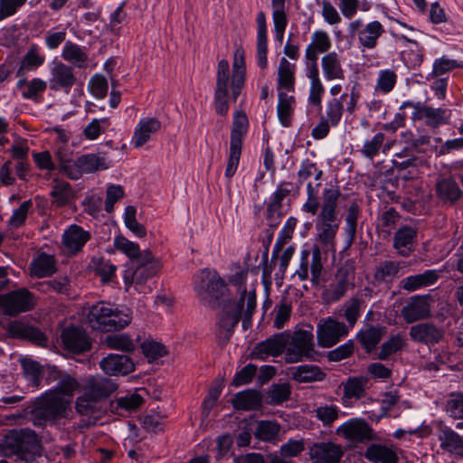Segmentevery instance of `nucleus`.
Returning a JSON list of instances; mask_svg holds the SVG:
<instances>
[{"instance_id":"2f4dec72","label":"nucleus","mask_w":463,"mask_h":463,"mask_svg":"<svg viewBox=\"0 0 463 463\" xmlns=\"http://www.w3.org/2000/svg\"><path fill=\"white\" fill-rule=\"evenodd\" d=\"M144 403V398L137 392H128L126 395L115 398L109 402L112 413L124 416L137 411Z\"/></svg>"},{"instance_id":"ddd939ff","label":"nucleus","mask_w":463,"mask_h":463,"mask_svg":"<svg viewBox=\"0 0 463 463\" xmlns=\"http://www.w3.org/2000/svg\"><path fill=\"white\" fill-rule=\"evenodd\" d=\"M347 30L350 36H356L360 46L367 50L376 48L379 39L385 32L383 25L379 21L363 24L361 19L351 22Z\"/></svg>"},{"instance_id":"f704fd0d","label":"nucleus","mask_w":463,"mask_h":463,"mask_svg":"<svg viewBox=\"0 0 463 463\" xmlns=\"http://www.w3.org/2000/svg\"><path fill=\"white\" fill-rule=\"evenodd\" d=\"M332 47L329 34L322 30L314 32L311 35V43L307 46L305 58L307 61H317L320 53H327Z\"/></svg>"},{"instance_id":"0e129e2a","label":"nucleus","mask_w":463,"mask_h":463,"mask_svg":"<svg viewBox=\"0 0 463 463\" xmlns=\"http://www.w3.org/2000/svg\"><path fill=\"white\" fill-rule=\"evenodd\" d=\"M320 184V183H317L316 185H313L312 183L307 184V201L302 205V211L313 216H317L321 208L318 198V187Z\"/></svg>"},{"instance_id":"c03bdc74","label":"nucleus","mask_w":463,"mask_h":463,"mask_svg":"<svg viewBox=\"0 0 463 463\" xmlns=\"http://www.w3.org/2000/svg\"><path fill=\"white\" fill-rule=\"evenodd\" d=\"M402 269L401 262L394 260H383L375 266L373 270V280L376 284L392 283L398 277Z\"/></svg>"},{"instance_id":"37998d69","label":"nucleus","mask_w":463,"mask_h":463,"mask_svg":"<svg viewBox=\"0 0 463 463\" xmlns=\"http://www.w3.org/2000/svg\"><path fill=\"white\" fill-rule=\"evenodd\" d=\"M364 458L373 463H398L396 452L390 447L382 444H371L364 454Z\"/></svg>"},{"instance_id":"2eb2a0df","label":"nucleus","mask_w":463,"mask_h":463,"mask_svg":"<svg viewBox=\"0 0 463 463\" xmlns=\"http://www.w3.org/2000/svg\"><path fill=\"white\" fill-rule=\"evenodd\" d=\"M293 190H299V185H295L291 182H281L276 191L271 194L270 201L267 205L266 218L270 222L269 225L276 228L282 216V201L291 194Z\"/></svg>"},{"instance_id":"5701e85b","label":"nucleus","mask_w":463,"mask_h":463,"mask_svg":"<svg viewBox=\"0 0 463 463\" xmlns=\"http://www.w3.org/2000/svg\"><path fill=\"white\" fill-rule=\"evenodd\" d=\"M435 194L443 204L454 205L463 196V191L452 176H439L435 183Z\"/></svg>"},{"instance_id":"13d9d810","label":"nucleus","mask_w":463,"mask_h":463,"mask_svg":"<svg viewBox=\"0 0 463 463\" xmlns=\"http://www.w3.org/2000/svg\"><path fill=\"white\" fill-rule=\"evenodd\" d=\"M402 38L413 45V47L408 48L402 52V60L408 68H416L420 66L423 61V48L420 47L416 41L411 40L406 36H402Z\"/></svg>"},{"instance_id":"603ef678","label":"nucleus","mask_w":463,"mask_h":463,"mask_svg":"<svg viewBox=\"0 0 463 463\" xmlns=\"http://www.w3.org/2000/svg\"><path fill=\"white\" fill-rule=\"evenodd\" d=\"M17 87L22 90V96L24 99L38 101L47 89V82L39 78L30 81L22 79L17 82Z\"/></svg>"},{"instance_id":"423d86ee","label":"nucleus","mask_w":463,"mask_h":463,"mask_svg":"<svg viewBox=\"0 0 463 463\" xmlns=\"http://www.w3.org/2000/svg\"><path fill=\"white\" fill-rule=\"evenodd\" d=\"M70 400L55 392L46 393L39 398L33 410V421L35 426H44L48 421H54L65 415Z\"/></svg>"},{"instance_id":"58836bf2","label":"nucleus","mask_w":463,"mask_h":463,"mask_svg":"<svg viewBox=\"0 0 463 463\" xmlns=\"http://www.w3.org/2000/svg\"><path fill=\"white\" fill-rule=\"evenodd\" d=\"M296 98L289 92L279 90L278 92L277 113L280 124L288 128L292 124V118L296 108Z\"/></svg>"},{"instance_id":"39448f33","label":"nucleus","mask_w":463,"mask_h":463,"mask_svg":"<svg viewBox=\"0 0 463 463\" xmlns=\"http://www.w3.org/2000/svg\"><path fill=\"white\" fill-rule=\"evenodd\" d=\"M248 129L249 120L247 115L242 110H237L233 115L231 130L229 158L225 169V176L228 179H231L237 171L243 142Z\"/></svg>"},{"instance_id":"49530a36","label":"nucleus","mask_w":463,"mask_h":463,"mask_svg":"<svg viewBox=\"0 0 463 463\" xmlns=\"http://www.w3.org/2000/svg\"><path fill=\"white\" fill-rule=\"evenodd\" d=\"M292 380L298 383H313L322 381L326 373L317 366L313 364H303L289 369Z\"/></svg>"},{"instance_id":"864d4df0","label":"nucleus","mask_w":463,"mask_h":463,"mask_svg":"<svg viewBox=\"0 0 463 463\" xmlns=\"http://www.w3.org/2000/svg\"><path fill=\"white\" fill-rule=\"evenodd\" d=\"M405 345L406 338L402 334L393 335L382 344L379 352L376 354V358L381 361H387L392 354L402 351Z\"/></svg>"},{"instance_id":"680f3d73","label":"nucleus","mask_w":463,"mask_h":463,"mask_svg":"<svg viewBox=\"0 0 463 463\" xmlns=\"http://www.w3.org/2000/svg\"><path fill=\"white\" fill-rule=\"evenodd\" d=\"M316 418L320 420L324 426H331L338 418L341 410L335 403L320 404L314 411Z\"/></svg>"},{"instance_id":"e433bc0d","label":"nucleus","mask_w":463,"mask_h":463,"mask_svg":"<svg viewBox=\"0 0 463 463\" xmlns=\"http://www.w3.org/2000/svg\"><path fill=\"white\" fill-rule=\"evenodd\" d=\"M321 68L326 80H341L345 79V70L342 65V57L336 52H330L321 59Z\"/></svg>"},{"instance_id":"4d7b16f0","label":"nucleus","mask_w":463,"mask_h":463,"mask_svg":"<svg viewBox=\"0 0 463 463\" xmlns=\"http://www.w3.org/2000/svg\"><path fill=\"white\" fill-rule=\"evenodd\" d=\"M79 165L82 175L109 168L106 158L97 154H85L79 156Z\"/></svg>"},{"instance_id":"dca6fc26","label":"nucleus","mask_w":463,"mask_h":463,"mask_svg":"<svg viewBox=\"0 0 463 463\" xmlns=\"http://www.w3.org/2000/svg\"><path fill=\"white\" fill-rule=\"evenodd\" d=\"M354 279V269L351 266L340 267L335 276V281L323 291V299L326 302H336L340 300L347 292L352 279Z\"/></svg>"},{"instance_id":"b1692460","label":"nucleus","mask_w":463,"mask_h":463,"mask_svg":"<svg viewBox=\"0 0 463 463\" xmlns=\"http://www.w3.org/2000/svg\"><path fill=\"white\" fill-rule=\"evenodd\" d=\"M431 315L430 304L427 296H414L402 308L401 317L408 324L426 319Z\"/></svg>"},{"instance_id":"473e14b6","label":"nucleus","mask_w":463,"mask_h":463,"mask_svg":"<svg viewBox=\"0 0 463 463\" xmlns=\"http://www.w3.org/2000/svg\"><path fill=\"white\" fill-rule=\"evenodd\" d=\"M161 128V122L156 118H144L138 122L132 137L135 147H141L151 138V136Z\"/></svg>"},{"instance_id":"9d476101","label":"nucleus","mask_w":463,"mask_h":463,"mask_svg":"<svg viewBox=\"0 0 463 463\" xmlns=\"http://www.w3.org/2000/svg\"><path fill=\"white\" fill-rule=\"evenodd\" d=\"M324 265L322 262V252L317 245H314L311 250L304 249L301 250L299 267L295 272L299 280L306 281L309 279L314 286H318L321 282Z\"/></svg>"},{"instance_id":"5fc2aeb1","label":"nucleus","mask_w":463,"mask_h":463,"mask_svg":"<svg viewBox=\"0 0 463 463\" xmlns=\"http://www.w3.org/2000/svg\"><path fill=\"white\" fill-rule=\"evenodd\" d=\"M44 55H42L39 52V48L37 47V45H33L23 57L21 65L17 70L16 75L18 77L24 76V74L27 71L36 70L37 68L42 66L44 63Z\"/></svg>"},{"instance_id":"338daca9","label":"nucleus","mask_w":463,"mask_h":463,"mask_svg":"<svg viewBox=\"0 0 463 463\" xmlns=\"http://www.w3.org/2000/svg\"><path fill=\"white\" fill-rule=\"evenodd\" d=\"M110 126L109 118H93L83 129L82 135L87 140H95Z\"/></svg>"},{"instance_id":"4be33fe9","label":"nucleus","mask_w":463,"mask_h":463,"mask_svg":"<svg viewBox=\"0 0 463 463\" xmlns=\"http://www.w3.org/2000/svg\"><path fill=\"white\" fill-rule=\"evenodd\" d=\"M61 339L63 347L74 354H82L91 348V342L86 332L75 326L63 329Z\"/></svg>"},{"instance_id":"de8ad7c7","label":"nucleus","mask_w":463,"mask_h":463,"mask_svg":"<svg viewBox=\"0 0 463 463\" xmlns=\"http://www.w3.org/2000/svg\"><path fill=\"white\" fill-rule=\"evenodd\" d=\"M114 246L131 260L137 261L141 259L143 262H147L151 260L150 250L140 251L139 246L137 243L130 241L123 236H117L115 238Z\"/></svg>"},{"instance_id":"09e8293b","label":"nucleus","mask_w":463,"mask_h":463,"mask_svg":"<svg viewBox=\"0 0 463 463\" xmlns=\"http://www.w3.org/2000/svg\"><path fill=\"white\" fill-rule=\"evenodd\" d=\"M369 378L366 376L349 377L343 383L344 398L347 400H359L364 397L368 389Z\"/></svg>"},{"instance_id":"9b49d317","label":"nucleus","mask_w":463,"mask_h":463,"mask_svg":"<svg viewBox=\"0 0 463 463\" xmlns=\"http://www.w3.org/2000/svg\"><path fill=\"white\" fill-rule=\"evenodd\" d=\"M412 108L413 121H424L425 125L432 129H438L440 126L449 124L451 112L443 108H433L421 102L405 101L401 109Z\"/></svg>"},{"instance_id":"bf43d9fd","label":"nucleus","mask_w":463,"mask_h":463,"mask_svg":"<svg viewBox=\"0 0 463 463\" xmlns=\"http://www.w3.org/2000/svg\"><path fill=\"white\" fill-rule=\"evenodd\" d=\"M70 287V280L67 277H58L53 279L39 282L36 285V288L43 294H68Z\"/></svg>"},{"instance_id":"3c124183","label":"nucleus","mask_w":463,"mask_h":463,"mask_svg":"<svg viewBox=\"0 0 463 463\" xmlns=\"http://www.w3.org/2000/svg\"><path fill=\"white\" fill-rule=\"evenodd\" d=\"M232 405L235 409L241 411L257 410L261 406V396L255 390L243 391L235 395Z\"/></svg>"},{"instance_id":"c9c22d12","label":"nucleus","mask_w":463,"mask_h":463,"mask_svg":"<svg viewBox=\"0 0 463 463\" xmlns=\"http://www.w3.org/2000/svg\"><path fill=\"white\" fill-rule=\"evenodd\" d=\"M417 231L408 225L397 230L393 237V248L402 257H409L413 250V244L416 242Z\"/></svg>"},{"instance_id":"8fccbe9b","label":"nucleus","mask_w":463,"mask_h":463,"mask_svg":"<svg viewBox=\"0 0 463 463\" xmlns=\"http://www.w3.org/2000/svg\"><path fill=\"white\" fill-rule=\"evenodd\" d=\"M137 266L132 273V282L137 284H143L148 279L155 276L161 268L157 260H156L151 253V260L147 262H143L141 259L136 261Z\"/></svg>"},{"instance_id":"a19ab883","label":"nucleus","mask_w":463,"mask_h":463,"mask_svg":"<svg viewBox=\"0 0 463 463\" xmlns=\"http://www.w3.org/2000/svg\"><path fill=\"white\" fill-rule=\"evenodd\" d=\"M61 57L64 61L71 63L79 69H85L89 63V54L86 48L78 45L71 41L65 43Z\"/></svg>"},{"instance_id":"6ab92c4d","label":"nucleus","mask_w":463,"mask_h":463,"mask_svg":"<svg viewBox=\"0 0 463 463\" xmlns=\"http://www.w3.org/2000/svg\"><path fill=\"white\" fill-rule=\"evenodd\" d=\"M336 434L345 439L355 442H365L373 439V430L369 424L362 419H351L340 425Z\"/></svg>"},{"instance_id":"6e6d98bb","label":"nucleus","mask_w":463,"mask_h":463,"mask_svg":"<svg viewBox=\"0 0 463 463\" xmlns=\"http://www.w3.org/2000/svg\"><path fill=\"white\" fill-rule=\"evenodd\" d=\"M52 203L58 208L64 207L73 199L71 185L65 181L56 182L51 191Z\"/></svg>"},{"instance_id":"7ed1b4c3","label":"nucleus","mask_w":463,"mask_h":463,"mask_svg":"<svg viewBox=\"0 0 463 463\" xmlns=\"http://www.w3.org/2000/svg\"><path fill=\"white\" fill-rule=\"evenodd\" d=\"M41 444L33 430L28 429L11 430L2 439V455L17 456L20 459L29 461L40 454Z\"/></svg>"},{"instance_id":"412c9836","label":"nucleus","mask_w":463,"mask_h":463,"mask_svg":"<svg viewBox=\"0 0 463 463\" xmlns=\"http://www.w3.org/2000/svg\"><path fill=\"white\" fill-rule=\"evenodd\" d=\"M443 328L431 322L414 325L410 328V337L412 341L427 345L439 344L444 337Z\"/></svg>"},{"instance_id":"20e7f679","label":"nucleus","mask_w":463,"mask_h":463,"mask_svg":"<svg viewBox=\"0 0 463 463\" xmlns=\"http://www.w3.org/2000/svg\"><path fill=\"white\" fill-rule=\"evenodd\" d=\"M194 290L201 303L215 309L226 291V283L215 270L204 269L194 276Z\"/></svg>"},{"instance_id":"6e6552de","label":"nucleus","mask_w":463,"mask_h":463,"mask_svg":"<svg viewBox=\"0 0 463 463\" xmlns=\"http://www.w3.org/2000/svg\"><path fill=\"white\" fill-rule=\"evenodd\" d=\"M246 290L237 301L228 302L219 315L216 325V338L219 345H225L229 343L235 326L241 319L243 306H245Z\"/></svg>"},{"instance_id":"a18cd8bd","label":"nucleus","mask_w":463,"mask_h":463,"mask_svg":"<svg viewBox=\"0 0 463 463\" xmlns=\"http://www.w3.org/2000/svg\"><path fill=\"white\" fill-rule=\"evenodd\" d=\"M110 303L103 301L98 302L90 307L87 315V322L92 329L104 332L110 312Z\"/></svg>"},{"instance_id":"f03ea898","label":"nucleus","mask_w":463,"mask_h":463,"mask_svg":"<svg viewBox=\"0 0 463 463\" xmlns=\"http://www.w3.org/2000/svg\"><path fill=\"white\" fill-rule=\"evenodd\" d=\"M341 192L337 186L330 185L322 192L321 208L315 222L317 241L326 248L335 246V237L341 224L338 201Z\"/></svg>"},{"instance_id":"a878e982","label":"nucleus","mask_w":463,"mask_h":463,"mask_svg":"<svg viewBox=\"0 0 463 463\" xmlns=\"http://www.w3.org/2000/svg\"><path fill=\"white\" fill-rule=\"evenodd\" d=\"M117 389L118 384L113 380L100 375L86 378L82 386V391L98 401L109 398Z\"/></svg>"},{"instance_id":"393cba45","label":"nucleus","mask_w":463,"mask_h":463,"mask_svg":"<svg viewBox=\"0 0 463 463\" xmlns=\"http://www.w3.org/2000/svg\"><path fill=\"white\" fill-rule=\"evenodd\" d=\"M6 330L11 337L29 340L41 346L46 345L48 342L47 336L39 328L19 320L11 322Z\"/></svg>"},{"instance_id":"0eeeda50","label":"nucleus","mask_w":463,"mask_h":463,"mask_svg":"<svg viewBox=\"0 0 463 463\" xmlns=\"http://www.w3.org/2000/svg\"><path fill=\"white\" fill-rule=\"evenodd\" d=\"M283 333L288 335L284 351L287 363L293 364L314 357L316 351L311 330L298 329L293 333L289 331Z\"/></svg>"},{"instance_id":"4c0bfd02","label":"nucleus","mask_w":463,"mask_h":463,"mask_svg":"<svg viewBox=\"0 0 463 463\" xmlns=\"http://www.w3.org/2000/svg\"><path fill=\"white\" fill-rule=\"evenodd\" d=\"M424 161L417 156H412L403 161H392V169L398 173L400 178L404 181L414 180L421 175L420 167Z\"/></svg>"},{"instance_id":"69168bd1","label":"nucleus","mask_w":463,"mask_h":463,"mask_svg":"<svg viewBox=\"0 0 463 463\" xmlns=\"http://www.w3.org/2000/svg\"><path fill=\"white\" fill-rule=\"evenodd\" d=\"M32 200L23 202L20 206L14 210L7 224L11 229H18L25 224L28 214L33 210Z\"/></svg>"},{"instance_id":"774afa93","label":"nucleus","mask_w":463,"mask_h":463,"mask_svg":"<svg viewBox=\"0 0 463 463\" xmlns=\"http://www.w3.org/2000/svg\"><path fill=\"white\" fill-rule=\"evenodd\" d=\"M445 411L451 418L463 420V393L451 392L449 394Z\"/></svg>"},{"instance_id":"1a4fd4ad","label":"nucleus","mask_w":463,"mask_h":463,"mask_svg":"<svg viewBox=\"0 0 463 463\" xmlns=\"http://www.w3.org/2000/svg\"><path fill=\"white\" fill-rule=\"evenodd\" d=\"M36 304V297L25 288L0 294V308L5 316L16 317L21 313L31 311Z\"/></svg>"},{"instance_id":"f3484780","label":"nucleus","mask_w":463,"mask_h":463,"mask_svg":"<svg viewBox=\"0 0 463 463\" xmlns=\"http://www.w3.org/2000/svg\"><path fill=\"white\" fill-rule=\"evenodd\" d=\"M347 326L333 318H327L317 326V343L319 346L329 348L337 344L348 334Z\"/></svg>"},{"instance_id":"a211bd4d","label":"nucleus","mask_w":463,"mask_h":463,"mask_svg":"<svg viewBox=\"0 0 463 463\" xmlns=\"http://www.w3.org/2000/svg\"><path fill=\"white\" fill-rule=\"evenodd\" d=\"M343 456L342 445L332 441L314 442L309 447V457L313 463H340Z\"/></svg>"},{"instance_id":"c85d7f7f","label":"nucleus","mask_w":463,"mask_h":463,"mask_svg":"<svg viewBox=\"0 0 463 463\" xmlns=\"http://www.w3.org/2000/svg\"><path fill=\"white\" fill-rule=\"evenodd\" d=\"M440 278L439 271L428 269L420 274L408 276L400 281L399 288L407 292H413L422 288L434 285Z\"/></svg>"},{"instance_id":"c756f323","label":"nucleus","mask_w":463,"mask_h":463,"mask_svg":"<svg viewBox=\"0 0 463 463\" xmlns=\"http://www.w3.org/2000/svg\"><path fill=\"white\" fill-rule=\"evenodd\" d=\"M90 240V233L76 224L71 225L62 235L64 248L71 254L80 252Z\"/></svg>"},{"instance_id":"f257e3e1","label":"nucleus","mask_w":463,"mask_h":463,"mask_svg":"<svg viewBox=\"0 0 463 463\" xmlns=\"http://www.w3.org/2000/svg\"><path fill=\"white\" fill-rule=\"evenodd\" d=\"M246 78L245 52L238 47L233 55L232 73L230 78V64L225 59L218 61L216 71V87L214 91V108L217 114L226 116L229 111V86L232 96L237 100L244 86Z\"/></svg>"},{"instance_id":"ea45409f","label":"nucleus","mask_w":463,"mask_h":463,"mask_svg":"<svg viewBox=\"0 0 463 463\" xmlns=\"http://www.w3.org/2000/svg\"><path fill=\"white\" fill-rule=\"evenodd\" d=\"M439 440L443 450L463 456V437L459 436L451 428L440 426Z\"/></svg>"},{"instance_id":"79ce46f5","label":"nucleus","mask_w":463,"mask_h":463,"mask_svg":"<svg viewBox=\"0 0 463 463\" xmlns=\"http://www.w3.org/2000/svg\"><path fill=\"white\" fill-rule=\"evenodd\" d=\"M384 327L367 326L362 328L356 335V339L367 354H371L381 342Z\"/></svg>"},{"instance_id":"aec40b11","label":"nucleus","mask_w":463,"mask_h":463,"mask_svg":"<svg viewBox=\"0 0 463 463\" xmlns=\"http://www.w3.org/2000/svg\"><path fill=\"white\" fill-rule=\"evenodd\" d=\"M287 337L283 332L277 333L264 341L258 343L250 355L253 359L266 360L269 357H278L284 353L287 346Z\"/></svg>"},{"instance_id":"7c9ffc66","label":"nucleus","mask_w":463,"mask_h":463,"mask_svg":"<svg viewBox=\"0 0 463 463\" xmlns=\"http://www.w3.org/2000/svg\"><path fill=\"white\" fill-rule=\"evenodd\" d=\"M29 269L33 278L51 277L57 271V260L54 255L40 252L32 260Z\"/></svg>"},{"instance_id":"052dcab7","label":"nucleus","mask_w":463,"mask_h":463,"mask_svg":"<svg viewBox=\"0 0 463 463\" xmlns=\"http://www.w3.org/2000/svg\"><path fill=\"white\" fill-rule=\"evenodd\" d=\"M400 214L394 207H388L382 212L377 219V229L390 235L400 221Z\"/></svg>"},{"instance_id":"f8f14e48","label":"nucleus","mask_w":463,"mask_h":463,"mask_svg":"<svg viewBox=\"0 0 463 463\" xmlns=\"http://www.w3.org/2000/svg\"><path fill=\"white\" fill-rule=\"evenodd\" d=\"M359 99V90L354 86L350 94L343 93L338 98H332L326 102V113L323 118L331 123L332 127L338 126L345 111L344 104L346 105L345 110L352 115L356 109Z\"/></svg>"},{"instance_id":"72a5a7b5","label":"nucleus","mask_w":463,"mask_h":463,"mask_svg":"<svg viewBox=\"0 0 463 463\" xmlns=\"http://www.w3.org/2000/svg\"><path fill=\"white\" fill-rule=\"evenodd\" d=\"M296 84V64L281 58L278 67L277 90L294 93Z\"/></svg>"},{"instance_id":"cd10ccee","label":"nucleus","mask_w":463,"mask_h":463,"mask_svg":"<svg viewBox=\"0 0 463 463\" xmlns=\"http://www.w3.org/2000/svg\"><path fill=\"white\" fill-rule=\"evenodd\" d=\"M257 46L256 56L259 67L265 70L268 67V33L265 13L260 11L256 17Z\"/></svg>"},{"instance_id":"bb28decb","label":"nucleus","mask_w":463,"mask_h":463,"mask_svg":"<svg viewBox=\"0 0 463 463\" xmlns=\"http://www.w3.org/2000/svg\"><path fill=\"white\" fill-rule=\"evenodd\" d=\"M100 369L107 375H126L135 369L131 358L124 354H110L99 362Z\"/></svg>"},{"instance_id":"e2e57ef3","label":"nucleus","mask_w":463,"mask_h":463,"mask_svg":"<svg viewBox=\"0 0 463 463\" xmlns=\"http://www.w3.org/2000/svg\"><path fill=\"white\" fill-rule=\"evenodd\" d=\"M54 377H59L60 381L57 383L55 390L52 392L58 393V395H64L71 397L74 392L79 388V383L75 378L71 375H62L61 372L56 369L52 370Z\"/></svg>"},{"instance_id":"4468645a","label":"nucleus","mask_w":463,"mask_h":463,"mask_svg":"<svg viewBox=\"0 0 463 463\" xmlns=\"http://www.w3.org/2000/svg\"><path fill=\"white\" fill-rule=\"evenodd\" d=\"M49 89L52 91L70 93L77 83V76L72 66L62 61H54L50 69Z\"/></svg>"}]
</instances>
